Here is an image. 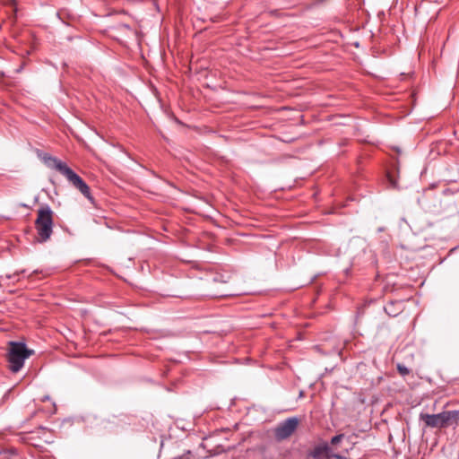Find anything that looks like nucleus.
<instances>
[{"mask_svg": "<svg viewBox=\"0 0 459 459\" xmlns=\"http://www.w3.org/2000/svg\"><path fill=\"white\" fill-rule=\"evenodd\" d=\"M299 420L296 417L288 418L280 422L273 429L274 437L277 441L289 438L298 429Z\"/></svg>", "mask_w": 459, "mask_h": 459, "instance_id": "20e7f679", "label": "nucleus"}, {"mask_svg": "<svg viewBox=\"0 0 459 459\" xmlns=\"http://www.w3.org/2000/svg\"><path fill=\"white\" fill-rule=\"evenodd\" d=\"M448 416L449 414L445 411L437 414L420 413V419L427 427L443 429L449 425Z\"/></svg>", "mask_w": 459, "mask_h": 459, "instance_id": "39448f33", "label": "nucleus"}, {"mask_svg": "<svg viewBox=\"0 0 459 459\" xmlns=\"http://www.w3.org/2000/svg\"><path fill=\"white\" fill-rule=\"evenodd\" d=\"M396 368H397L398 373L402 377H405V376L409 375L411 372L410 369L406 366H404L403 364H401V363H398L396 365Z\"/></svg>", "mask_w": 459, "mask_h": 459, "instance_id": "6e6552de", "label": "nucleus"}, {"mask_svg": "<svg viewBox=\"0 0 459 459\" xmlns=\"http://www.w3.org/2000/svg\"><path fill=\"white\" fill-rule=\"evenodd\" d=\"M41 160L50 169H54L61 173L68 182L80 193L86 197L91 204H94V197L91 195V189L86 182L76 174L65 162L51 156L48 153H41L39 155Z\"/></svg>", "mask_w": 459, "mask_h": 459, "instance_id": "f257e3e1", "label": "nucleus"}, {"mask_svg": "<svg viewBox=\"0 0 459 459\" xmlns=\"http://www.w3.org/2000/svg\"><path fill=\"white\" fill-rule=\"evenodd\" d=\"M31 351L22 342H11L8 352L9 368L13 372H18L24 365V361L30 357Z\"/></svg>", "mask_w": 459, "mask_h": 459, "instance_id": "7ed1b4c3", "label": "nucleus"}, {"mask_svg": "<svg viewBox=\"0 0 459 459\" xmlns=\"http://www.w3.org/2000/svg\"><path fill=\"white\" fill-rule=\"evenodd\" d=\"M15 452L13 451H7V450H1L0 449V455H3L4 459H9L10 455H14Z\"/></svg>", "mask_w": 459, "mask_h": 459, "instance_id": "9d476101", "label": "nucleus"}, {"mask_svg": "<svg viewBox=\"0 0 459 459\" xmlns=\"http://www.w3.org/2000/svg\"><path fill=\"white\" fill-rule=\"evenodd\" d=\"M53 211L48 205L38 210L35 228L38 233V240L41 243L48 241L53 233Z\"/></svg>", "mask_w": 459, "mask_h": 459, "instance_id": "f03ea898", "label": "nucleus"}, {"mask_svg": "<svg viewBox=\"0 0 459 459\" xmlns=\"http://www.w3.org/2000/svg\"><path fill=\"white\" fill-rule=\"evenodd\" d=\"M343 437H344L343 434H339V435H336V436L333 437L332 439H331V444L333 445V446L337 445L338 443H340L342 441Z\"/></svg>", "mask_w": 459, "mask_h": 459, "instance_id": "1a4fd4ad", "label": "nucleus"}, {"mask_svg": "<svg viewBox=\"0 0 459 459\" xmlns=\"http://www.w3.org/2000/svg\"><path fill=\"white\" fill-rule=\"evenodd\" d=\"M446 413L449 414L448 416V423L449 425L453 422L457 423L459 422V411H446Z\"/></svg>", "mask_w": 459, "mask_h": 459, "instance_id": "0eeeda50", "label": "nucleus"}, {"mask_svg": "<svg viewBox=\"0 0 459 459\" xmlns=\"http://www.w3.org/2000/svg\"><path fill=\"white\" fill-rule=\"evenodd\" d=\"M333 455L330 446L325 442L316 446L309 453V456L313 459H328Z\"/></svg>", "mask_w": 459, "mask_h": 459, "instance_id": "423d86ee", "label": "nucleus"}]
</instances>
